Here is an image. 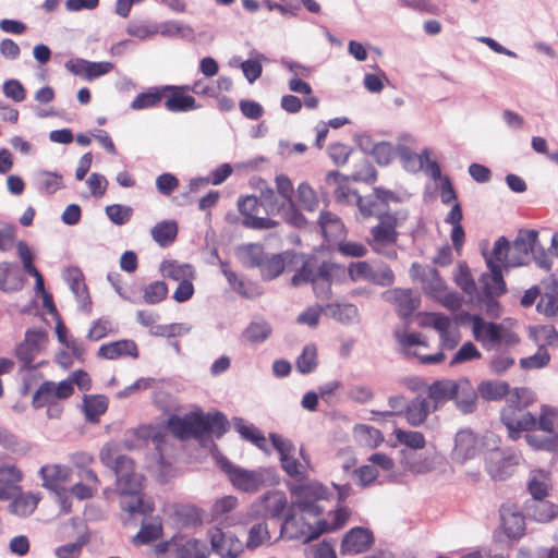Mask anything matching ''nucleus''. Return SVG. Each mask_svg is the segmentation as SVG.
I'll return each mask as SVG.
<instances>
[{
	"label": "nucleus",
	"instance_id": "3",
	"mask_svg": "<svg viewBox=\"0 0 558 558\" xmlns=\"http://www.w3.org/2000/svg\"><path fill=\"white\" fill-rule=\"evenodd\" d=\"M167 427L180 440L198 439L209 433L220 438L228 429V421L221 412L204 414L202 410H197L183 416L171 415Z\"/></svg>",
	"mask_w": 558,
	"mask_h": 558
},
{
	"label": "nucleus",
	"instance_id": "35",
	"mask_svg": "<svg viewBox=\"0 0 558 558\" xmlns=\"http://www.w3.org/2000/svg\"><path fill=\"white\" fill-rule=\"evenodd\" d=\"M551 481L549 473L544 470H533L530 473L527 489L532 499L545 498L548 495Z\"/></svg>",
	"mask_w": 558,
	"mask_h": 558
},
{
	"label": "nucleus",
	"instance_id": "42",
	"mask_svg": "<svg viewBox=\"0 0 558 558\" xmlns=\"http://www.w3.org/2000/svg\"><path fill=\"white\" fill-rule=\"evenodd\" d=\"M177 558H207L206 546L196 538H191L184 543H175Z\"/></svg>",
	"mask_w": 558,
	"mask_h": 558
},
{
	"label": "nucleus",
	"instance_id": "7",
	"mask_svg": "<svg viewBox=\"0 0 558 558\" xmlns=\"http://www.w3.org/2000/svg\"><path fill=\"white\" fill-rule=\"evenodd\" d=\"M472 332L486 350H495L500 345L512 347L519 342L518 336L501 324L486 322L477 315L472 317Z\"/></svg>",
	"mask_w": 558,
	"mask_h": 558
},
{
	"label": "nucleus",
	"instance_id": "38",
	"mask_svg": "<svg viewBox=\"0 0 558 558\" xmlns=\"http://www.w3.org/2000/svg\"><path fill=\"white\" fill-rule=\"evenodd\" d=\"M421 281L424 292L432 298H439L445 291V281L435 268L423 270Z\"/></svg>",
	"mask_w": 558,
	"mask_h": 558
},
{
	"label": "nucleus",
	"instance_id": "61",
	"mask_svg": "<svg viewBox=\"0 0 558 558\" xmlns=\"http://www.w3.org/2000/svg\"><path fill=\"white\" fill-rule=\"evenodd\" d=\"M298 199L303 206V208L308 211L315 210L318 205V199L315 191L306 182H302L298 186Z\"/></svg>",
	"mask_w": 558,
	"mask_h": 558
},
{
	"label": "nucleus",
	"instance_id": "27",
	"mask_svg": "<svg viewBox=\"0 0 558 558\" xmlns=\"http://www.w3.org/2000/svg\"><path fill=\"white\" fill-rule=\"evenodd\" d=\"M501 524L505 534L511 539H519L525 532L524 515L509 508L500 510Z\"/></svg>",
	"mask_w": 558,
	"mask_h": 558
},
{
	"label": "nucleus",
	"instance_id": "44",
	"mask_svg": "<svg viewBox=\"0 0 558 558\" xmlns=\"http://www.w3.org/2000/svg\"><path fill=\"white\" fill-rule=\"evenodd\" d=\"M163 96L162 87H153L145 93L138 94L131 102L133 110H142L147 108H154L160 104Z\"/></svg>",
	"mask_w": 558,
	"mask_h": 558
},
{
	"label": "nucleus",
	"instance_id": "58",
	"mask_svg": "<svg viewBox=\"0 0 558 558\" xmlns=\"http://www.w3.org/2000/svg\"><path fill=\"white\" fill-rule=\"evenodd\" d=\"M234 427L244 439L250 440L260 449L264 448L266 441L265 437L254 426H247L243 423L242 418H236L234 421Z\"/></svg>",
	"mask_w": 558,
	"mask_h": 558
},
{
	"label": "nucleus",
	"instance_id": "23",
	"mask_svg": "<svg viewBox=\"0 0 558 558\" xmlns=\"http://www.w3.org/2000/svg\"><path fill=\"white\" fill-rule=\"evenodd\" d=\"M486 264L490 272L483 274L480 278L483 293L500 296L507 291L501 267L499 264L495 263L492 257H486Z\"/></svg>",
	"mask_w": 558,
	"mask_h": 558
},
{
	"label": "nucleus",
	"instance_id": "8",
	"mask_svg": "<svg viewBox=\"0 0 558 558\" xmlns=\"http://www.w3.org/2000/svg\"><path fill=\"white\" fill-rule=\"evenodd\" d=\"M293 259H300L301 262L300 268L295 271L291 279V283L294 287L308 282L313 283L319 278H330L337 271L342 270L341 265L331 262H324L318 264V259L315 256L292 254V260Z\"/></svg>",
	"mask_w": 558,
	"mask_h": 558
},
{
	"label": "nucleus",
	"instance_id": "18",
	"mask_svg": "<svg viewBox=\"0 0 558 558\" xmlns=\"http://www.w3.org/2000/svg\"><path fill=\"white\" fill-rule=\"evenodd\" d=\"M374 543L373 533L364 527H353L343 537L340 551L356 555L366 551Z\"/></svg>",
	"mask_w": 558,
	"mask_h": 558
},
{
	"label": "nucleus",
	"instance_id": "13",
	"mask_svg": "<svg viewBox=\"0 0 558 558\" xmlns=\"http://www.w3.org/2000/svg\"><path fill=\"white\" fill-rule=\"evenodd\" d=\"M39 474L43 478L44 487L54 492L62 504L63 510L69 512L70 506H68L66 492L63 487L69 475L68 469L58 464L45 465L40 468Z\"/></svg>",
	"mask_w": 558,
	"mask_h": 558
},
{
	"label": "nucleus",
	"instance_id": "11",
	"mask_svg": "<svg viewBox=\"0 0 558 558\" xmlns=\"http://www.w3.org/2000/svg\"><path fill=\"white\" fill-rule=\"evenodd\" d=\"M500 416L512 439H518L521 432H533L536 429L537 417L526 411L525 408L507 404L502 409Z\"/></svg>",
	"mask_w": 558,
	"mask_h": 558
},
{
	"label": "nucleus",
	"instance_id": "48",
	"mask_svg": "<svg viewBox=\"0 0 558 558\" xmlns=\"http://www.w3.org/2000/svg\"><path fill=\"white\" fill-rule=\"evenodd\" d=\"M317 367V349L314 344H307L296 359V369L301 374H310Z\"/></svg>",
	"mask_w": 558,
	"mask_h": 558
},
{
	"label": "nucleus",
	"instance_id": "40",
	"mask_svg": "<svg viewBox=\"0 0 558 558\" xmlns=\"http://www.w3.org/2000/svg\"><path fill=\"white\" fill-rule=\"evenodd\" d=\"M318 223L324 236L328 240L335 239L342 233L343 223L337 215L330 211H322Z\"/></svg>",
	"mask_w": 558,
	"mask_h": 558
},
{
	"label": "nucleus",
	"instance_id": "57",
	"mask_svg": "<svg viewBox=\"0 0 558 558\" xmlns=\"http://www.w3.org/2000/svg\"><path fill=\"white\" fill-rule=\"evenodd\" d=\"M355 433L360 441L372 448L379 446L384 440L380 430L368 425L356 426Z\"/></svg>",
	"mask_w": 558,
	"mask_h": 558
},
{
	"label": "nucleus",
	"instance_id": "21",
	"mask_svg": "<svg viewBox=\"0 0 558 558\" xmlns=\"http://www.w3.org/2000/svg\"><path fill=\"white\" fill-rule=\"evenodd\" d=\"M541 299L536 304V311L546 317L558 315V280L549 278L542 282Z\"/></svg>",
	"mask_w": 558,
	"mask_h": 558
},
{
	"label": "nucleus",
	"instance_id": "9",
	"mask_svg": "<svg viewBox=\"0 0 558 558\" xmlns=\"http://www.w3.org/2000/svg\"><path fill=\"white\" fill-rule=\"evenodd\" d=\"M47 342V332L41 328L28 329L24 340L15 348V356L21 363V369L35 368L34 360Z\"/></svg>",
	"mask_w": 558,
	"mask_h": 558
},
{
	"label": "nucleus",
	"instance_id": "30",
	"mask_svg": "<svg viewBox=\"0 0 558 558\" xmlns=\"http://www.w3.org/2000/svg\"><path fill=\"white\" fill-rule=\"evenodd\" d=\"M163 93L171 92L172 95L165 101V107L170 112H186L190 110L198 109L201 106L196 104L193 96L184 95L185 89H165Z\"/></svg>",
	"mask_w": 558,
	"mask_h": 558
},
{
	"label": "nucleus",
	"instance_id": "46",
	"mask_svg": "<svg viewBox=\"0 0 558 558\" xmlns=\"http://www.w3.org/2000/svg\"><path fill=\"white\" fill-rule=\"evenodd\" d=\"M367 281L381 287H388L393 283L395 275L387 264H371Z\"/></svg>",
	"mask_w": 558,
	"mask_h": 558
},
{
	"label": "nucleus",
	"instance_id": "15",
	"mask_svg": "<svg viewBox=\"0 0 558 558\" xmlns=\"http://www.w3.org/2000/svg\"><path fill=\"white\" fill-rule=\"evenodd\" d=\"M211 549L221 558H236L242 551L241 542L232 534L225 533L220 527L208 531Z\"/></svg>",
	"mask_w": 558,
	"mask_h": 558
},
{
	"label": "nucleus",
	"instance_id": "50",
	"mask_svg": "<svg viewBox=\"0 0 558 558\" xmlns=\"http://www.w3.org/2000/svg\"><path fill=\"white\" fill-rule=\"evenodd\" d=\"M526 442L536 450L555 451L558 448V435H537L527 432L525 435Z\"/></svg>",
	"mask_w": 558,
	"mask_h": 558
},
{
	"label": "nucleus",
	"instance_id": "43",
	"mask_svg": "<svg viewBox=\"0 0 558 558\" xmlns=\"http://www.w3.org/2000/svg\"><path fill=\"white\" fill-rule=\"evenodd\" d=\"M478 393L485 400L495 401L509 393V385L506 381H482L477 388Z\"/></svg>",
	"mask_w": 558,
	"mask_h": 558
},
{
	"label": "nucleus",
	"instance_id": "55",
	"mask_svg": "<svg viewBox=\"0 0 558 558\" xmlns=\"http://www.w3.org/2000/svg\"><path fill=\"white\" fill-rule=\"evenodd\" d=\"M105 211L109 220L117 226L125 225L133 215V209L130 206L121 204L108 205Z\"/></svg>",
	"mask_w": 558,
	"mask_h": 558
},
{
	"label": "nucleus",
	"instance_id": "14",
	"mask_svg": "<svg viewBox=\"0 0 558 558\" xmlns=\"http://www.w3.org/2000/svg\"><path fill=\"white\" fill-rule=\"evenodd\" d=\"M70 381H60L58 385L53 381H44L33 396V407L36 409L56 403L57 400L66 399L73 393Z\"/></svg>",
	"mask_w": 558,
	"mask_h": 558
},
{
	"label": "nucleus",
	"instance_id": "41",
	"mask_svg": "<svg viewBox=\"0 0 558 558\" xmlns=\"http://www.w3.org/2000/svg\"><path fill=\"white\" fill-rule=\"evenodd\" d=\"M107 408L108 401L104 396L84 397V412L88 422H97L98 417L106 412Z\"/></svg>",
	"mask_w": 558,
	"mask_h": 558
},
{
	"label": "nucleus",
	"instance_id": "19",
	"mask_svg": "<svg viewBox=\"0 0 558 558\" xmlns=\"http://www.w3.org/2000/svg\"><path fill=\"white\" fill-rule=\"evenodd\" d=\"M258 502L264 518L282 519V522L284 521L289 507L287 496L283 492H268L258 499Z\"/></svg>",
	"mask_w": 558,
	"mask_h": 558
},
{
	"label": "nucleus",
	"instance_id": "31",
	"mask_svg": "<svg viewBox=\"0 0 558 558\" xmlns=\"http://www.w3.org/2000/svg\"><path fill=\"white\" fill-rule=\"evenodd\" d=\"M266 253L260 244L247 243L236 248V256L246 268H259Z\"/></svg>",
	"mask_w": 558,
	"mask_h": 558
},
{
	"label": "nucleus",
	"instance_id": "49",
	"mask_svg": "<svg viewBox=\"0 0 558 558\" xmlns=\"http://www.w3.org/2000/svg\"><path fill=\"white\" fill-rule=\"evenodd\" d=\"M259 201L267 215H279L282 209H284V201L279 202L275 191L269 186H266L260 191Z\"/></svg>",
	"mask_w": 558,
	"mask_h": 558
},
{
	"label": "nucleus",
	"instance_id": "22",
	"mask_svg": "<svg viewBox=\"0 0 558 558\" xmlns=\"http://www.w3.org/2000/svg\"><path fill=\"white\" fill-rule=\"evenodd\" d=\"M525 515L539 523H548L558 515V506L545 498L530 499L524 506Z\"/></svg>",
	"mask_w": 558,
	"mask_h": 558
},
{
	"label": "nucleus",
	"instance_id": "6",
	"mask_svg": "<svg viewBox=\"0 0 558 558\" xmlns=\"http://www.w3.org/2000/svg\"><path fill=\"white\" fill-rule=\"evenodd\" d=\"M538 233L535 230L520 231L513 243L510 245L509 257H507V267H517L526 265L532 255L537 265L545 270L551 268L548 255L541 252L537 255Z\"/></svg>",
	"mask_w": 558,
	"mask_h": 558
},
{
	"label": "nucleus",
	"instance_id": "56",
	"mask_svg": "<svg viewBox=\"0 0 558 558\" xmlns=\"http://www.w3.org/2000/svg\"><path fill=\"white\" fill-rule=\"evenodd\" d=\"M168 293V287L163 281H154L146 286L143 291V299L147 304L161 302Z\"/></svg>",
	"mask_w": 558,
	"mask_h": 558
},
{
	"label": "nucleus",
	"instance_id": "26",
	"mask_svg": "<svg viewBox=\"0 0 558 558\" xmlns=\"http://www.w3.org/2000/svg\"><path fill=\"white\" fill-rule=\"evenodd\" d=\"M387 300L393 302L401 317L407 318L420 305V299L413 295L410 289H393L385 293Z\"/></svg>",
	"mask_w": 558,
	"mask_h": 558
},
{
	"label": "nucleus",
	"instance_id": "25",
	"mask_svg": "<svg viewBox=\"0 0 558 558\" xmlns=\"http://www.w3.org/2000/svg\"><path fill=\"white\" fill-rule=\"evenodd\" d=\"M99 359L117 360L124 356L138 357L136 343L130 339H123L100 345L97 352Z\"/></svg>",
	"mask_w": 558,
	"mask_h": 558
},
{
	"label": "nucleus",
	"instance_id": "59",
	"mask_svg": "<svg viewBox=\"0 0 558 558\" xmlns=\"http://www.w3.org/2000/svg\"><path fill=\"white\" fill-rule=\"evenodd\" d=\"M345 275V268L342 266L341 271H337L332 277L324 279L319 278L313 282V289L317 298L329 299L331 294V283L340 280Z\"/></svg>",
	"mask_w": 558,
	"mask_h": 558
},
{
	"label": "nucleus",
	"instance_id": "34",
	"mask_svg": "<svg viewBox=\"0 0 558 558\" xmlns=\"http://www.w3.org/2000/svg\"><path fill=\"white\" fill-rule=\"evenodd\" d=\"M461 388L454 396L456 405L463 414H471L476 410L477 392L468 379L460 380Z\"/></svg>",
	"mask_w": 558,
	"mask_h": 558
},
{
	"label": "nucleus",
	"instance_id": "20",
	"mask_svg": "<svg viewBox=\"0 0 558 558\" xmlns=\"http://www.w3.org/2000/svg\"><path fill=\"white\" fill-rule=\"evenodd\" d=\"M461 388L460 380L439 379L428 387V398L433 401V411L439 410L446 402L453 400Z\"/></svg>",
	"mask_w": 558,
	"mask_h": 558
},
{
	"label": "nucleus",
	"instance_id": "29",
	"mask_svg": "<svg viewBox=\"0 0 558 558\" xmlns=\"http://www.w3.org/2000/svg\"><path fill=\"white\" fill-rule=\"evenodd\" d=\"M432 411L433 408H430L429 401L417 396L408 403L404 416L411 426L416 427L425 423Z\"/></svg>",
	"mask_w": 558,
	"mask_h": 558
},
{
	"label": "nucleus",
	"instance_id": "24",
	"mask_svg": "<svg viewBox=\"0 0 558 558\" xmlns=\"http://www.w3.org/2000/svg\"><path fill=\"white\" fill-rule=\"evenodd\" d=\"M426 324L439 332L441 344L446 349H453L458 344L459 337L451 329L452 324L448 316L440 313H429Z\"/></svg>",
	"mask_w": 558,
	"mask_h": 558
},
{
	"label": "nucleus",
	"instance_id": "36",
	"mask_svg": "<svg viewBox=\"0 0 558 558\" xmlns=\"http://www.w3.org/2000/svg\"><path fill=\"white\" fill-rule=\"evenodd\" d=\"M150 234L158 245L166 247L175 240L178 234V223L174 220L160 221L154 226Z\"/></svg>",
	"mask_w": 558,
	"mask_h": 558
},
{
	"label": "nucleus",
	"instance_id": "52",
	"mask_svg": "<svg viewBox=\"0 0 558 558\" xmlns=\"http://www.w3.org/2000/svg\"><path fill=\"white\" fill-rule=\"evenodd\" d=\"M558 425V413L546 405L542 407L541 415L537 418L536 429H541L548 435H558L555 432L556 426Z\"/></svg>",
	"mask_w": 558,
	"mask_h": 558
},
{
	"label": "nucleus",
	"instance_id": "28",
	"mask_svg": "<svg viewBox=\"0 0 558 558\" xmlns=\"http://www.w3.org/2000/svg\"><path fill=\"white\" fill-rule=\"evenodd\" d=\"M287 263H292V254L289 252L271 256L266 254L258 269L264 279L271 280L282 274Z\"/></svg>",
	"mask_w": 558,
	"mask_h": 558
},
{
	"label": "nucleus",
	"instance_id": "45",
	"mask_svg": "<svg viewBox=\"0 0 558 558\" xmlns=\"http://www.w3.org/2000/svg\"><path fill=\"white\" fill-rule=\"evenodd\" d=\"M270 541V533L265 522L253 524L247 534L246 548L254 550Z\"/></svg>",
	"mask_w": 558,
	"mask_h": 558
},
{
	"label": "nucleus",
	"instance_id": "16",
	"mask_svg": "<svg viewBox=\"0 0 558 558\" xmlns=\"http://www.w3.org/2000/svg\"><path fill=\"white\" fill-rule=\"evenodd\" d=\"M480 451V440L471 429H461L454 438L452 459L459 463L473 459Z\"/></svg>",
	"mask_w": 558,
	"mask_h": 558
},
{
	"label": "nucleus",
	"instance_id": "62",
	"mask_svg": "<svg viewBox=\"0 0 558 558\" xmlns=\"http://www.w3.org/2000/svg\"><path fill=\"white\" fill-rule=\"evenodd\" d=\"M456 283L470 296L476 293V283L472 278L466 265H461L454 276Z\"/></svg>",
	"mask_w": 558,
	"mask_h": 558
},
{
	"label": "nucleus",
	"instance_id": "54",
	"mask_svg": "<svg viewBox=\"0 0 558 558\" xmlns=\"http://www.w3.org/2000/svg\"><path fill=\"white\" fill-rule=\"evenodd\" d=\"M397 440L411 448V449H423L425 447V437L421 432L416 430H402L397 428L395 430Z\"/></svg>",
	"mask_w": 558,
	"mask_h": 558
},
{
	"label": "nucleus",
	"instance_id": "12",
	"mask_svg": "<svg viewBox=\"0 0 558 558\" xmlns=\"http://www.w3.org/2000/svg\"><path fill=\"white\" fill-rule=\"evenodd\" d=\"M260 201L255 195H246L238 201V208L244 216L242 225L254 230H268L278 226L276 220L266 217H259Z\"/></svg>",
	"mask_w": 558,
	"mask_h": 558
},
{
	"label": "nucleus",
	"instance_id": "63",
	"mask_svg": "<svg viewBox=\"0 0 558 558\" xmlns=\"http://www.w3.org/2000/svg\"><path fill=\"white\" fill-rule=\"evenodd\" d=\"M351 177L356 182L372 183L376 180L377 171L367 159H363L362 162L356 166Z\"/></svg>",
	"mask_w": 558,
	"mask_h": 558
},
{
	"label": "nucleus",
	"instance_id": "47",
	"mask_svg": "<svg viewBox=\"0 0 558 558\" xmlns=\"http://www.w3.org/2000/svg\"><path fill=\"white\" fill-rule=\"evenodd\" d=\"M39 190L53 194L62 187V175L57 172L40 170L36 174Z\"/></svg>",
	"mask_w": 558,
	"mask_h": 558
},
{
	"label": "nucleus",
	"instance_id": "1",
	"mask_svg": "<svg viewBox=\"0 0 558 558\" xmlns=\"http://www.w3.org/2000/svg\"><path fill=\"white\" fill-rule=\"evenodd\" d=\"M113 472L117 477L116 490L121 496V509L131 517L149 515L155 506L150 498L142 494L143 476L135 472L134 461L125 454H118Z\"/></svg>",
	"mask_w": 558,
	"mask_h": 558
},
{
	"label": "nucleus",
	"instance_id": "2",
	"mask_svg": "<svg viewBox=\"0 0 558 558\" xmlns=\"http://www.w3.org/2000/svg\"><path fill=\"white\" fill-rule=\"evenodd\" d=\"M288 488L293 501L289 506L284 521L281 523L280 534L286 535L289 539H299L303 535V526H299L295 508L301 512L319 517L324 509L317 505V501L328 500L332 493L329 492L328 487L316 481L304 484H289Z\"/></svg>",
	"mask_w": 558,
	"mask_h": 558
},
{
	"label": "nucleus",
	"instance_id": "53",
	"mask_svg": "<svg viewBox=\"0 0 558 558\" xmlns=\"http://www.w3.org/2000/svg\"><path fill=\"white\" fill-rule=\"evenodd\" d=\"M162 526L160 523H143L141 530L134 536L133 542L137 545L149 544L160 537Z\"/></svg>",
	"mask_w": 558,
	"mask_h": 558
},
{
	"label": "nucleus",
	"instance_id": "51",
	"mask_svg": "<svg viewBox=\"0 0 558 558\" xmlns=\"http://www.w3.org/2000/svg\"><path fill=\"white\" fill-rule=\"evenodd\" d=\"M328 308L336 320L345 325L353 324L359 316V310L354 304H335L328 305Z\"/></svg>",
	"mask_w": 558,
	"mask_h": 558
},
{
	"label": "nucleus",
	"instance_id": "32",
	"mask_svg": "<svg viewBox=\"0 0 558 558\" xmlns=\"http://www.w3.org/2000/svg\"><path fill=\"white\" fill-rule=\"evenodd\" d=\"M160 271L163 277L178 282L187 279H195V270L193 266L190 264H181L177 260H163L160 265Z\"/></svg>",
	"mask_w": 558,
	"mask_h": 558
},
{
	"label": "nucleus",
	"instance_id": "17",
	"mask_svg": "<svg viewBox=\"0 0 558 558\" xmlns=\"http://www.w3.org/2000/svg\"><path fill=\"white\" fill-rule=\"evenodd\" d=\"M486 469L494 480H505L511 474V466L518 463L515 454L506 456L500 449L489 451L485 458Z\"/></svg>",
	"mask_w": 558,
	"mask_h": 558
},
{
	"label": "nucleus",
	"instance_id": "64",
	"mask_svg": "<svg viewBox=\"0 0 558 558\" xmlns=\"http://www.w3.org/2000/svg\"><path fill=\"white\" fill-rule=\"evenodd\" d=\"M286 222L295 227V228H304L306 226V218L304 215L298 209L294 201L292 204H286L284 209H282L280 214Z\"/></svg>",
	"mask_w": 558,
	"mask_h": 558
},
{
	"label": "nucleus",
	"instance_id": "60",
	"mask_svg": "<svg viewBox=\"0 0 558 558\" xmlns=\"http://www.w3.org/2000/svg\"><path fill=\"white\" fill-rule=\"evenodd\" d=\"M112 332L113 326L111 320L108 318H98L93 322L86 338L89 341H98Z\"/></svg>",
	"mask_w": 558,
	"mask_h": 558
},
{
	"label": "nucleus",
	"instance_id": "33",
	"mask_svg": "<svg viewBox=\"0 0 558 558\" xmlns=\"http://www.w3.org/2000/svg\"><path fill=\"white\" fill-rule=\"evenodd\" d=\"M405 170L411 172L420 171L429 158L430 151L425 148L421 154L412 151L409 147L399 145L396 149Z\"/></svg>",
	"mask_w": 558,
	"mask_h": 558
},
{
	"label": "nucleus",
	"instance_id": "4",
	"mask_svg": "<svg viewBox=\"0 0 558 558\" xmlns=\"http://www.w3.org/2000/svg\"><path fill=\"white\" fill-rule=\"evenodd\" d=\"M407 210L381 211L378 214L377 223L369 229L366 239L372 251L388 259H396L397 242L399 239L398 228L408 219Z\"/></svg>",
	"mask_w": 558,
	"mask_h": 558
},
{
	"label": "nucleus",
	"instance_id": "37",
	"mask_svg": "<svg viewBox=\"0 0 558 558\" xmlns=\"http://www.w3.org/2000/svg\"><path fill=\"white\" fill-rule=\"evenodd\" d=\"M12 501L9 506L10 511L19 517H27L32 514L38 504V498L31 493H19L12 497Z\"/></svg>",
	"mask_w": 558,
	"mask_h": 558
},
{
	"label": "nucleus",
	"instance_id": "10",
	"mask_svg": "<svg viewBox=\"0 0 558 558\" xmlns=\"http://www.w3.org/2000/svg\"><path fill=\"white\" fill-rule=\"evenodd\" d=\"M269 439L280 456L283 471L298 482L305 480L306 466L294 458L295 446L293 442L275 433L269 434Z\"/></svg>",
	"mask_w": 558,
	"mask_h": 558
},
{
	"label": "nucleus",
	"instance_id": "39",
	"mask_svg": "<svg viewBox=\"0 0 558 558\" xmlns=\"http://www.w3.org/2000/svg\"><path fill=\"white\" fill-rule=\"evenodd\" d=\"M270 325L264 319L253 320L243 331V338L251 343H262L271 335Z\"/></svg>",
	"mask_w": 558,
	"mask_h": 558
},
{
	"label": "nucleus",
	"instance_id": "5",
	"mask_svg": "<svg viewBox=\"0 0 558 558\" xmlns=\"http://www.w3.org/2000/svg\"><path fill=\"white\" fill-rule=\"evenodd\" d=\"M216 459L217 464L227 474L232 485L244 493H256L264 487L274 486L279 483L275 469L258 468L247 470L234 465L223 456H219Z\"/></svg>",
	"mask_w": 558,
	"mask_h": 558
}]
</instances>
